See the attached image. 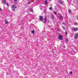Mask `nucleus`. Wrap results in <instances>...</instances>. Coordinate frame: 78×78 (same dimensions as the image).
Segmentation results:
<instances>
[{
	"instance_id": "nucleus-1",
	"label": "nucleus",
	"mask_w": 78,
	"mask_h": 78,
	"mask_svg": "<svg viewBox=\"0 0 78 78\" xmlns=\"http://www.w3.org/2000/svg\"><path fill=\"white\" fill-rule=\"evenodd\" d=\"M39 19L41 21H42L44 23H46L47 20V17H45L44 20L43 19V16H39Z\"/></svg>"
},
{
	"instance_id": "nucleus-2",
	"label": "nucleus",
	"mask_w": 78,
	"mask_h": 78,
	"mask_svg": "<svg viewBox=\"0 0 78 78\" xmlns=\"http://www.w3.org/2000/svg\"><path fill=\"white\" fill-rule=\"evenodd\" d=\"M12 11H15V9H16V8H17V6L15 5H12Z\"/></svg>"
},
{
	"instance_id": "nucleus-3",
	"label": "nucleus",
	"mask_w": 78,
	"mask_h": 78,
	"mask_svg": "<svg viewBox=\"0 0 78 78\" xmlns=\"http://www.w3.org/2000/svg\"><path fill=\"white\" fill-rule=\"evenodd\" d=\"M58 39L59 40H62V39H63V36L62 35H59L58 36Z\"/></svg>"
},
{
	"instance_id": "nucleus-4",
	"label": "nucleus",
	"mask_w": 78,
	"mask_h": 78,
	"mask_svg": "<svg viewBox=\"0 0 78 78\" xmlns=\"http://www.w3.org/2000/svg\"><path fill=\"white\" fill-rule=\"evenodd\" d=\"M59 19L60 20H63V17L61 14H59Z\"/></svg>"
},
{
	"instance_id": "nucleus-5",
	"label": "nucleus",
	"mask_w": 78,
	"mask_h": 78,
	"mask_svg": "<svg viewBox=\"0 0 78 78\" xmlns=\"http://www.w3.org/2000/svg\"><path fill=\"white\" fill-rule=\"evenodd\" d=\"M78 33H77L74 36L75 39H78Z\"/></svg>"
},
{
	"instance_id": "nucleus-6",
	"label": "nucleus",
	"mask_w": 78,
	"mask_h": 78,
	"mask_svg": "<svg viewBox=\"0 0 78 78\" xmlns=\"http://www.w3.org/2000/svg\"><path fill=\"white\" fill-rule=\"evenodd\" d=\"M73 30L75 31H78V29L73 28Z\"/></svg>"
},
{
	"instance_id": "nucleus-7",
	"label": "nucleus",
	"mask_w": 78,
	"mask_h": 78,
	"mask_svg": "<svg viewBox=\"0 0 78 78\" xmlns=\"http://www.w3.org/2000/svg\"><path fill=\"white\" fill-rule=\"evenodd\" d=\"M2 2L4 4H6V0H3Z\"/></svg>"
},
{
	"instance_id": "nucleus-8",
	"label": "nucleus",
	"mask_w": 78,
	"mask_h": 78,
	"mask_svg": "<svg viewBox=\"0 0 78 78\" xmlns=\"http://www.w3.org/2000/svg\"><path fill=\"white\" fill-rule=\"evenodd\" d=\"M51 18L52 19H54V15H52L51 16Z\"/></svg>"
},
{
	"instance_id": "nucleus-9",
	"label": "nucleus",
	"mask_w": 78,
	"mask_h": 78,
	"mask_svg": "<svg viewBox=\"0 0 78 78\" xmlns=\"http://www.w3.org/2000/svg\"><path fill=\"white\" fill-rule=\"evenodd\" d=\"M47 3H48V1H47V0H46L45 1V2H44V4L45 5H47Z\"/></svg>"
},
{
	"instance_id": "nucleus-10",
	"label": "nucleus",
	"mask_w": 78,
	"mask_h": 78,
	"mask_svg": "<svg viewBox=\"0 0 78 78\" xmlns=\"http://www.w3.org/2000/svg\"><path fill=\"white\" fill-rule=\"evenodd\" d=\"M63 3V2H62L61 1H59V3H60V4H62Z\"/></svg>"
},
{
	"instance_id": "nucleus-11",
	"label": "nucleus",
	"mask_w": 78,
	"mask_h": 78,
	"mask_svg": "<svg viewBox=\"0 0 78 78\" xmlns=\"http://www.w3.org/2000/svg\"><path fill=\"white\" fill-rule=\"evenodd\" d=\"M5 23L6 24H8V21H7V20H5Z\"/></svg>"
},
{
	"instance_id": "nucleus-12",
	"label": "nucleus",
	"mask_w": 78,
	"mask_h": 78,
	"mask_svg": "<svg viewBox=\"0 0 78 78\" xmlns=\"http://www.w3.org/2000/svg\"><path fill=\"white\" fill-rule=\"evenodd\" d=\"M68 12L69 13H71V12H72V11H71V10L70 9H69L68 11Z\"/></svg>"
},
{
	"instance_id": "nucleus-13",
	"label": "nucleus",
	"mask_w": 78,
	"mask_h": 78,
	"mask_svg": "<svg viewBox=\"0 0 78 78\" xmlns=\"http://www.w3.org/2000/svg\"><path fill=\"white\" fill-rule=\"evenodd\" d=\"M73 72L72 71H71L70 73H69V75H72V73Z\"/></svg>"
},
{
	"instance_id": "nucleus-14",
	"label": "nucleus",
	"mask_w": 78,
	"mask_h": 78,
	"mask_svg": "<svg viewBox=\"0 0 78 78\" xmlns=\"http://www.w3.org/2000/svg\"><path fill=\"white\" fill-rule=\"evenodd\" d=\"M31 33L34 34V30H33L31 32Z\"/></svg>"
},
{
	"instance_id": "nucleus-15",
	"label": "nucleus",
	"mask_w": 78,
	"mask_h": 78,
	"mask_svg": "<svg viewBox=\"0 0 78 78\" xmlns=\"http://www.w3.org/2000/svg\"><path fill=\"white\" fill-rule=\"evenodd\" d=\"M62 24H63V25H64L65 26H66V23L64 22L62 23Z\"/></svg>"
},
{
	"instance_id": "nucleus-16",
	"label": "nucleus",
	"mask_w": 78,
	"mask_h": 78,
	"mask_svg": "<svg viewBox=\"0 0 78 78\" xmlns=\"http://www.w3.org/2000/svg\"><path fill=\"white\" fill-rule=\"evenodd\" d=\"M6 5L8 7H9V4H8V3H7Z\"/></svg>"
},
{
	"instance_id": "nucleus-17",
	"label": "nucleus",
	"mask_w": 78,
	"mask_h": 78,
	"mask_svg": "<svg viewBox=\"0 0 78 78\" xmlns=\"http://www.w3.org/2000/svg\"><path fill=\"white\" fill-rule=\"evenodd\" d=\"M54 14H55V15H56V14H57V13H56V12L54 11Z\"/></svg>"
},
{
	"instance_id": "nucleus-18",
	"label": "nucleus",
	"mask_w": 78,
	"mask_h": 78,
	"mask_svg": "<svg viewBox=\"0 0 78 78\" xmlns=\"http://www.w3.org/2000/svg\"><path fill=\"white\" fill-rule=\"evenodd\" d=\"M49 10H51V9H52V8H51V7H49Z\"/></svg>"
},
{
	"instance_id": "nucleus-19",
	"label": "nucleus",
	"mask_w": 78,
	"mask_h": 78,
	"mask_svg": "<svg viewBox=\"0 0 78 78\" xmlns=\"http://www.w3.org/2000/svg\"><path fill=\"white\" fill-rule=\"evenodd\" d=\"M30 12H33V10L31 9H30Z\"/></svg>"
},
{
	"instance_id": "nucleus-20",
	"label": "nucleus",
	"mask_w": 78,
	"mask_h": 78,
	"mask_svg": "<svg viewBox=\"0 0 78 78\" xmlns=\"http://www.w3.org/2000/svg\"><path fill=\"white\" fill-rule=\"evenodd\" d=\"M65 34L66 35H67V31H66Z\"/></svg>"
},
{
	"instance_id": "nucleus-21",
	"label": "nucleus",
	"mask_w": 78,
	"mask_h": 78,
	"mask_svg": "<svg viewBox=\"0 0 78 78\" xmlns=\"http://www.w3.org/2000/svg\"><path fill=\"white\" fill-rule=\"evenodd\" d=\"M62 28H63V29H64V30H65V27H62Z\"/></svg>"
},
{
	"instance_id": "nucleus-22",
	"label": "nucleus",
	"mask_w": 78,
	"mask_h": 78,
	"mask_svg": "<svg viewBox=\"0 0 78 78\" xmlns=\"http://www.w3.org/2000/svg\"><path fill=\"white\" fill-rule=\"evenodd\" d=\"M74 25H76V24H77V23H74Z\"/></svg>"
},
{
	"instance_id": "nucleus-23",
	"label": "nucleus",
	"mask_w": 78,
	"mask_h": 78,
	"mask_svg": "<svg viewBox=\"0 0 78 78\" xmlns=\"http://www.w3.org/2000/svg\"><path fill=\"white\" fill-rule=\"evenodd\" d=\"M17 0H14V1L15 2H17Z\"/></svg>"
},
{
	"instance_id": "nucleus-24",
	"label": "nucleus",
	"mask_w": 78,
	"mask_h": 78,
	"mask_svg": "<svg viewBox=\"0 0 78 78\" xmlns=\"http://www.w3.org/2000/svg\"><path fill=\"white\" fill-rule=\"evenodd\" d=\"M0 11H2V9L0 8Z\"/></svg>"
},
{
	"instance_id": "nucleus-25",
	"label": "nucleus",
	"mask_w": 78,
	"mask_h": 78,
	"mask_svg": "<svg viewBox=\"0 0 78 78\" xmlns=\"http://www.w3.org/2000/svg\"><path fill=\"white\" fill-rule=\"evenodd\" d=\"M47 17H48H48H49V16H47Z\"/></svg>"
},
{
	"instance_id": "nucleus-26",
	"label": "nucleus",
	"mask_w": 78,
	"mask_h": 78,
	"mask_svg": "<svg viewBox=\"0 0 78 78\" xmlns=\"http://www.w3.org/2000/svg\"><path fill=\"white\" fill-rule=\"evenodd\" d=\"M51 0H49V1H51Z\"/></svg>"
},
{
	"instance_id": "nucleus-27",
	"label": "nucleus",
	"mask_w": 78,
	"mask_h": 78,
	"mask_svg": "<svg viewBox=\"0 0 78 78\" xmlns=\"http://www.w3.org/2000/svg\"><path fill=\"white\" fill-rule=\"evenodd\" d=\"M28 0V1H29L30 0Z\"/></svg>"
},
{
	"instance_id": "nucleus-28",
	"label": "nucleus",
	"mask_w": 78,
	"mask_h": 78,
	"mask_svg": "<svg viewBox=\"0 0 78 78\" xmlns=\"http://www.w3.org/2000/svg\"><path fill=\"white\" fill-rule=\"evenodd\" d=\"M57 6H58V4H57Z\"/></svg>"
}]
</instances>
